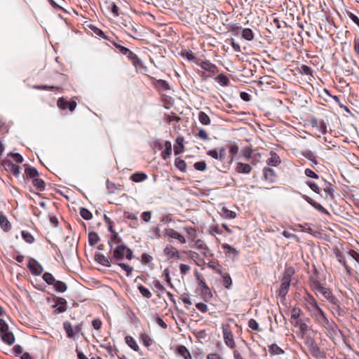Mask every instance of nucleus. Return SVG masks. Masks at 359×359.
<instances>
[{
  "label": "nucleus",
  "instance_id": "nucleus-25",
  "mask_svg": "<svg viewBox=\"0 0 359 359\" xmlns=\"http://www.w3.org/2000/svg\"><path fill=\"white\" fill-rule=\"evenodd\" d=\"M228 148L229 150L230 155L229 157H227V163H231L233 161L234 157L238 154L239 148L238 146L235 142L230 144L228 146Z\"/></svg>",
  "mask_w": 359,
  "mask_h": 359
},
{
  "label": "nucleus",
  "instance_id": "nucleus-34",
  "mask_svg": "<svg viewBox=\"0 0 359 359\" xmlns=\"http://www.w3.org/2000/svg\"><path fill=\"white\" fill-rule=\"evenodd\" d=\"M172 154V145L170 141H165V149L161 152V157L163 159L166 160Z\"/></svg>",
  "mask_w": 359,
  "mask_h": 359
},
{
  "label": "nucleus",
  "instance_id": "nucleus-21",
  "mask_svg": "<svg viewBox=\"0 0 359 359\" xmlns=\"http://www.w3.org/2000/svg\"><path fill=\"white\" fill-rule=\"evenodd\" d=\"M109 245L110 246V249L113 248L116 245H122V240L119 237L118 233L116 231H113L111 233L110 238L108 240Z\"/></svg>",
  "mask_w": 359,
  "mask_h": 359
},
{
  "label": "nucleus",
  "instance_id": "nucleus-19",
  "mask_svg": "<svg viewBox=\"0 0 359 359\" xmlns=\"http://www.w3.org/2000/svg\"><path fill=\"white\" fill-rule=\"evenodd\" d=\"M4 167L6 170L11 172L15 177L19 176L20 173V168L18 165L14 164L10 161H5Z\"/></svg>",
  "mask_w": 359,
  "mask_h": 359
},
{
  "label": "nucleus",
  "instance_id": "nucleus-32",
  "mask_svg": "<svg viewBox=\"0 0 359 359\" xmlns=\"http://www.w3.org/2000/svg\"><path fill=\"white\" fill-rule=\"evenodd\" d=\"M63 328L68 338L72 339L74 337L75 332L74 331V327L69 321H65L63 323Z\"/></svg>",
  "mask_w": 359,
  "mask_h": 359
},
{
  "label": "nucleus",
  "instance_id": "nucleus-52",
  "mask_svg": "<svg viewBox=\"0 0 359 359\" xmlns=\"http://www.w3.org/2000/svg\"><path fill=\"white\" fill-rule=\"evenodd\" d=\"M137 288H138L140 292L141 293V294L144 297H145L147 299H149L151 297V293L148 288L145 287L144 286H143L142 285H138Z\"/></svg>",
  "mask_w": 359,
  "mask_h": 359
},
{
  "label": "nucleus",
  "instance_id": "nucleus-55",
  "mask_svg": "<svg viewBox=\"0 0 359 359\" xmlns=\"http://www.w3.org/2000/svg\"><path fill=\"white\" fill-rule=\"evenodd\" d=\"M195 276L201 290L208 285L205 282L204 279L203 278L202 276L198 273L197 270L195 271Z\"/></svg>",
  "mask_w": 359,
  "mask_h": 359
},
{
  "label": "nucleus",
  "instance_id": "nucleus-23",
  "mask_svg": "<svg viewBox=\"0 0 359 359\" xmlns=\"http://www.w3.org/2000/svg\"><path fill=\"white\" fill-rule=\"evenodd\" d=\"M165 234L172 238L177 239L180 243H185L187 242L185 238L180 233L172 229L166 230Z\"/></svg>",
  "mask_w": 359,
  "mask_h": 359
},
{
  "label": "nucleus",
  "instance_id": "nucleus-62",
  "mask_svg": "<svg viewBox=\"0 0 359 359\" xmlns=\"http://www.w3.org/2000/svg\"><path fill=\"white\" fill-rule=\"evenodd\" d=\"M306 184L315 193L320 194L321 189L316 183L314 182L309 181L306 182Z\"/></svg>",
  "mask_w": 359,
  "mask_h": 359
},
{
  "label": "nucleus",
  "instance_id": "nucleus-17",
  "mask_svg": "<svg viewBox=\"0 0 359 359\" xmlns=\"http://www.w3.org/2000/svg\"><path fill=\"white\" fill-rule=\"evenodd\" d=\"M291 281L281 279V284L280 288L277 290V293L280 297L285 299L288 293Z\"/></svg>",
  "mask_w": 359,
  "mask_h": 359
},
{
  "label": "nucleus",
  "instance_id": "nucleus-31",
  "mask_svg": "<svg viewBox=\"0 0 359 359\" xmlns=\"http://www.w3.org/2000/svg\"><path fill=\"white\" fill-rule=\"evenodd\" d=\"M215 80L220 84L222 86H228L230 84L229 77L224 74H219L215 78Z\"/></svg>",
  "mask_w": 359,
  "mask_h": 359
},
{
  "label": "nucleus",
  "instance_id": "nucleus-61",
  "mask_svg": "<svg viewBox=\"0 0 359 359\" xmlns=\"http://www.w3.org/2000/svg\"><path fill=\"white\" fill-rule=\"evenodd\" d=\"M208 266L213 270H215L217 273L222 274V270L220 269H218L219 266V264L217 262L211 261L208 263Z\"/></svg>",
  "mask_w": 359,
  "mask_h": 359
},
{
  "label": "nucleus",
  "instance_id": "nucleus-26",
  "mask_svg": "<svg viewBox=\"0 0 359 359\" xmlns=\"http://www.w3.org/2000/svg\"><path fill=\"white\" fill-rule=\"evenodd\" d=\"M266 163L271 166H278L280 163V158L276 152L271 151L270 157L266 161Z\"/></svg>",
  "mask_w": 359,
  "mask_h": 359
},
{
  "label": "nucleus",
  "instance_id": "nucleus-48",
  "mask_svg": "<svg viewBox=\"0 0 359 359\" xmlns=\"http://www.w3.org/2000/svg\"><path fill=\"white\" fill-rule=\"evenodd\" d=\"M299 72L302 74L309 75V76H311V77H313V69L310 67H309L306 65H301V67L299 68Z\"/></svg>",
  "mask_w": 359,
  "mask_h": 359
},
{
  "label": "nucleus",
  "instance_id": "nucleus-20",
  "mask_svg": "<svg viewBox=\"0 0 359 359\" xmlns=\"http://www.w3.org/2000/svg\"><path fill=\"white\" fill-rule=\"evenodd\" d=\"M241 30L242 37L247 41H252L255 35L252 30L250 28L242 29L241 27H237L233 29V32Z\"/></svg>",
  "mask_w": 359,
  "mask_h": 359
},
{
  "label": "nucleus",
  "instance_id": "nucleus-30",
  "mask_svg": "<svg viewBox=\"0 0 359 359\" xmlns=\"http://www.w3.org/2000/svg\"><path fill=\"white\" fill-rule=\"evenodd\" d=\"M198 118L199 122L203 126H209L211 123L210 116L203 111H199Z\"/></svg>",
  "mask_w": 359,
  "mask_h": 359
},
{
  "label": "nucleus",
  "instance_id": "nucleus-57",
  "mask_svg": "<svg viewBox=\"0 0 359 359\" xmlns=\"http://www.w3.org/2000/svg\"><path fill=\"white\" fill-rule=\"evenodd\" d=\"M194 167L196 170L199 171H205L207 168L206 163L203 161L196 162L194 164Z\"/></svg>",
  "mask_w": 359,
  "mask_h": 359
},
{
  "label": "nucleus",
  "instance_id": "nucleus-4",
  "mask_svg": "<svg viewBox=\"0 0 359 359\" xmlns=\"http://www.w3.org/2000/svg\"><path fill=\"white\" fill-rule=\"evenodd\" d=\"M309 285L311 290L317 294L318 293L321 294L323 296L327 293L331 289L325 287L320 281L319 276L316 270L315 273L311 275L309 278Z\"/></svg>",
  "mask_w": 359,
  "mask_h": 359
},
{
  "label": "nucleus",
  "instance_id": "nucleus-14",
  "mask_svg": "<svg viewBox=\"0 0 359 359\" xmlns=\"http://www.w3.org/2000/svg\"><path fill=\"white\" fill-rule=\"evenodd\" d=\"M57 107L61 109H69V111H73L76 107V102L74 100L69 102L63 97L58 99L57 102Z\"/></svg>",
  "mask_w": 359,
  "mask_h": 359
},
{
  "label": "nucleus",
  "instance_id": "nucleus-47",
  "mask_svg": "<svg viewBox=\"0 0 359 359\" xmlns=\"http://www.w3.org/2000/svg\"><path fill=\"white\" fill-rule=\"evenodd\" d=\"M175 165L182 172H186L187 170V164L185 161L180 158H175Z\"/></svg>",
  "mask_w": 359,
  "mask_h": 359
},
{
  "label": "nucleus",
  "instance_id": "nucleus-2",
  "mask_svg": "<svg viewBox=\"0 0 359 359\" xmlns=\"http://www.w3.org/2000/svg\"><path fill=\"white\" fill-rule=\"evenodd\" d=\"M323 297L330 304L329 309L333 316H342L345 312L341 307V304L339 299L334 295L330 290L323 295Z\"/></svg>",
  "mask_w": 359,
  "mask_h": 359
},
{
  "label": "nucleus",
  "instance_id": "nucleus-13",
  "mask_svg": "<svg viewBox=\"0 0 359 359\" xmlns=\"http://www.w3.org/2000/svg\"><path fill=\"white\" fill-rule=\"evenodd\" d=\"M263 179L269 183H274L277 180V175L273 169L265 167L263 169Z\"/></svg>",
  "mask_w": 359,
  "mask_h": 359
},
{
  "label": "nucleus",
  "instance_id": "nucleus-11",
  "mask_svg": "<svg viewBox=\"0 0 359 359\" xmlns=\"http://www.w3.org/2000/svg\"><path fill=\"white\" fill-rule=\"evenodd\" d=\"M27 267L34 276H40L43 271V266L34 258H29Z\"/></svg>",
  "mask_w": 359,
  "mask_h": 359
},
{
  "label": "nucleus",
  "instance_id": "nucleus-56",
  "mask_svg": "<svg viewBox=\"0 0 359 359\" xmlns=\"http://www.w3.org/2000/svg\"><path fill=\"white\" fill-rule=\"evenodd\" d=\"M242 154L243 157L247 160H250L251 157H252V150L250 147H245L242 150Z\"/></svg>",
  "mask_w": 359,
  "mask_h": 359
},
{
  "label": "nucleus",
  "instance_id": "nucleus-42",
  "mask_svg": "<svg viewBox=\"0 0 359 359\" xmlns=\"http://www.w3.org/2000/svg\"><path fill=\"white\" fill-rule=\"evenodd\" d=\"M100 241V237L96 232L92 231L88 233V243L91 246L96 245Z\"/></svg>",
  "mask_w": 359,
  "mask_h": 359
},
{
  "label": "nucleus",
  "instance_id": "nucleus-6",
  "mask_svg": "<svg viewBox=\"0 0 359 359\" xmlns=\"http://www.w3.org/2000/svg\"><path fill=\"white\" fill-rule=\"evenodd\" d=\"M0 335L2 341L9 346L15 342L13 334L9 331L8 324L1 318H0Z\"/></svg>",
  "mask_w": 359,
  "mask_h": 359
},
{
  "label": "nucleus",
  "instance_id": "nucleus-43",
  "mask_svg": "<svg viewBox=\"0 0 359 359\" xmlns=\"http://www.w3.org/2000/svg\"><path fill=\"white\" fill-rule=\"evenodd\" d=\"M323 191H325L327 196L333 198L334 189L333 188V185L330 182H325V184L323 185Z\"/></svg>",
  "mask_w": 359,
  "mask_h": 359
},
{
  "label": "nucleus",
  "instance_id": "nucleus-33",
  "mask_svg": "<svg viewBox=\"0 0 359 359\" xmlns=\"http://www.w3.org/2000/svg\"><path fill=\"white\" fill-rule=\"evenodd\" d=\"M221 216L224 219H230L236 217V213L232 210H229L226 207L221 209Z\"/></svg>",
  "mask_w": 359,
  "mask_h": 359
},
{
  "label": "nucleus",
  "instance_id": "nucleus-40",
  "mask_svg": "<svg viewBox=\"0 0 359 359\" xmlns=\"http://www.w3.org/2000/svg\"><path fill=\"white\" fill-rule=\"evenodd\" d=\"M222 283L226 289H230L232 285V280L230 275L228 273H222Z\"/></svg>",
  "mask_w": 359,
  "mask_h": 359
},
{
  "label": "nucleus",
  "instance_id": "nucleus-3",
  "mask_svg": "<svg viewBox=\"0 0 359 359\" xmlns=\"http://www.w3.org/2000/svg\"><path fill=\"white\" fill-rule=\"evenodd\" d=\"M313 319L321 325L330 334H335L338 330L337 325L332 320H329L324 311L319 314H313Z\"/></svg>",
  "mask_w": 359,
  "mask_h": 359
},
{
  "label": "nucleus",
  "instance_id": "nucleus-28",
  "mask_svg": "<svg viewBox=\"0 0 359 359\" xmlns=\"http://www.w3.org/2000/svg\"><path fill=\"white\" fill-rule=\"evenodd\" d=\"M236 170L238 173L249 174L252 170V168L248 163H238L236 165Z\"/></svg>",
  "mask_w": 359,
  "mask_h": 359
},
{
  "label": "nucleus",
  "instance_id": "nucleus-59",
  "mask_svg": "<svg viewBox=\"0 0 359 359\" xmlns=\"http://www.w3.org/2000/svg\"><path fill=\"white\" fill-rule=\"evenodd\" d=\"M166 120L167 122L170 123L174 121L176 122H179L181 120V118L175 113L171 112L170 114L167 116Z\"/></svg>",
  "mask_w": 359,
  "mask_h": 359
},
{
  "label": "nucleus",
  "instance_id": "nucleus-15",
  "mask_svg": "<svg viewBox=\"0 0 359 359\" xmlns=\"http://www.w3.org/2000/svg\"><path fill=\"white\" fill-rule=\"evenodd\" d=\"M222 248L226 250V256L231 258L232 259H235L239 255V251L238 250L227 243H223L222 245Z\"/></svg>",
  "mask_w": 359,
  "mask_h": 359
},
{
  "label": "nucleus",
  "instance_id": "nucleus-9",
  "mask_svg": "<svg viewBox=\"0 0 359 359\" xmlns=\"http://www.w3.org/2000/svg\"><path fill=\"white\" fill-rule=\"evenodd\" d=\"M207 154L212 158L219 161L222 163L227 162V156L225 147H220L219 150L211 149L207 152Z\"/></svg>",
  "mask_w": 359,
  "mask_h": 359
},
{
  "label": "nucleus",
  "instance_id": "nucleus-29",
  "mask_svg": "<svg viewBox=\"0 0 359 359\" xmlns=\"http://www.w3.org/2000/svg\"><path fill=\"white\" fill-rule=\"evenodd\" d=\"M268 348L271 355H283L285 353V351L276 344H272L268 346Z\"/></svg>",
  "mask_w": 359,
  "mask_h": 359
},
{
  "label": "nucleus",
  "instance_id": "nucleus-5",
  "mask_svg": "<svg viewBox=\"0 0 359 359\" xmlns=\"http://www.w3.org/2000/svg\"><path fill=\"white\" fill-rule=\"evenodd\" d=\"M222 330L225 345L230 349L233 350V352L236 350V341L231 325L228 323H223L222 325Z\"/></svg>",
  "mask_w": 359,
  "mask_h": 359
},
{
  "label": "nucleus",
  "instance_id": "nucleus-54",
  "mask_svg": "<svg viewBox=\"0 0 359 359\" xmlns=\"http://www.w3.org/2000/svg\"><path fill=\"white\" fill-rule=\"evenodd\" d=\"M152 260V256L147 253L142 254L140 259V262H142V264L145 265H149L151 263Z\"/></svg>",
  "mask_w": 359,
  "mask_h": 359
},
{
  "label": "nucleus",
  "instance_id": "nucleus-50",
  "mask_svg": "<svg viewBox=\"0 0 359 359\" xmlns=\"http://www.w3.org/2000/svg\"><path fill=\"white\" fill-rule=\"evenodd\" d=\"M80 215L86 220H90L93 217L92 213L86 208H81Z\"/></svg>",
  "mask_w": 359,
  "mask_h": 359
},
{
  "label": "nucleus",
  "instance_id": "nucleus-24",
  "mask_svg": "<svg viewBox=\"0 0 359 359\" xmlns=\"http://www.w3.org/2000/svg\"><path fill=\"white\" fill-rule=\"evenodd\" d=\"M184 138L183 136H178L175 142L176 144L174 145V152L175 155L180 154L182 151H184Z\"/></svg>",
  "mask_w": 359,
  "mask_h": 359
},
{
  "label": "nucleus",
  "instance_id": "nucleus-18",
  "mask_svg": "<svg viewBox=\"0 0 359 359\" xmlns=\"http://www.w3.org/2000/svg\"><path fill=\"white\" fill-rule=\"evenodd\" d=\"M164 254L170 259H180V255L178 250L172 246V245H166L163 250Z\"/></svg>",
  "mask_w": 359,
  "mask_h": 359
},
{
  "label": "nucleus",
  "instance_id": "nucleus-10",
  "mask_svg": "<svg viewBox=\"0 0 359 359\" xmlns=\"http://www.w3.org/2000/svg\"><path fill=\"white\" fill-rule=\"evenodd\" d=\"M139 340L140 342L147 349H149L154 343V341L151 336L150 331L144 330L140 332L139 334Z\"/></svg>",
  "mask_w": 359,
  "mask_h": 359
},
{
  "label": "nucleus",
  "instance_id": "nucleus-53",
  "mask_svg": "<svg viewBox=\"0 0 359 359\" xmlns=\"http://www.w3.org/2000/svg\"><path fill=\"white\" fill-rule=\"evenodd\" d=\"M22 237L23 239L28 243L31 244L34 242V236L28 231H22Z\"/></svg>",
  "mask_w": 359,
  "mask_h": 359
},
{
  "label": "nucleus",
  "instance_id": "nucleus-16",
  "mask_svg": "<svg viewBox=\"0 0 359 359\" xmlns=\"http://www.w3.org/2000/svg\"><path fill=\"white\" fill-rule=\"evenodd\" d=\"M94 258L97 263L107 267H109L111 266V262H114V259H111V256L110 257H107L100 253H95Z\"/></svg>",
  "mask_w": 359,
  "mask_h": 359
},
{
  "label": "nucleus",
  "instance_id": "nucleus-51",
  "mask_svg": "<svg viewBox=\"0 0 359 359\" xmlns=\"http://www.w3.org/2000/svg\"><path fill=\"white\" fill-rule=\"evenodd\" d=\"M208 232L212 236H215L216 234H222V230L218 224H215L209 226Z\"/></svg>",
  "mask_w": 359,
  "mask_h": 359
},
{
  "label": "nucleus",
  "instance_id": "nucleus-12",
  "mask_svg": "<svg viewBox=\"0 0 359 359\" xmlns=\"http://www.w3.org/2000/svg\"><path fill=\"white\" fill-rule=\"evenodd\" d=\"M53 301L55 303V305H53V307L55 308L54 313H60L66 311L67 302L65 298L55 297Z\"/></svg>",
  "mask_w": 359,
  "mask_h": 359
},
{
  "label": "nucleus",
  "instance_id": "nucleus-7",
  "mask_svg": "<svg viewBox=\"0 0 359 359\" xmlns=\"http://www.w3.org/2000/svg\"><path fill=\"white\" fill-rule=\"evenodd\" d=\"M196 63L212 77L217 74L219 72L218 67L209 60H198Z\"/></svg>",
  "mask_w": 359,
  "mask_h": 359
},
{
  "label": "nucleus",
  "instance_id": "nucleus-58",
  "mask_svg": "<svg viewBox=\"0 0 359 359\" xmlns=\"http://www.w3.org/2000/svg\"><path fill=\"white\" fill-rule=\"evenodd\" d=\"M248 327L255 331H259V326L258 323L253 318H251L248 321Z\"/></svg>",
  "mask_w": 359,
  "mask_h": 359
},
{
  "label": "nucleus",
  "instance_id": "nucleus-46",
  "mask_svg": "<svg viewBox=\"0 0 359 359\" xmlns=\"http://www.w3.org/2000/svg\"><path fill=\"white\" fill-rule=\"evenodd\" d=\"M42 278L47 284L50 285H53L56 280L54 276L49 272H45L42 276Z\"/></svg>",
  "mask_w": 359,
  "mask_h": 359
},
{
  "label": "nucleus",
  "instance_id": "nucleus-37",
  "mask_svg": "<svg viewBox=\"0 0 359 359\" xmlns=\"http://www.w3.org/2000/svg\"><path fill=\"white\" fill-rule=\"evenodd\" d=\"M177 353L184 359H192L189 350L183 345H180L177 348Z\"/></svg>",
  "mask_w": 359,
  "mask_h": 359
},
{
  "label": "nucleus",
  "instance_id": "nucleus-39",
  "mask_svg": "<svg viewBox=\"0 0 359 359\" xmlns=\"http://www.w3.org/2000/svg\"><path fill=\"white\" fill-rule=\"evenodd\" d=\"M25 175L27 177L29 178H37L36 177L39 176V173L38 170L34 168V167H27L25 170Z\"/></svg>",
  "mask_w": 359,
  "mask_h": 359
},
{
  "label": "nucleus",
  "instance_id": "nucleus-35",
  "mask_svg": "<svg viewBox=\"0 0 359 359\" xmlns=\"http://www.w3.org/2000/svg\"><path fill=\"white\" fill-rule=\"evenodd\" d=\"M294 273H295V271L292 266L286 267L284 270L283 277L281 279L291 281L292 277L293 276Z\"/></svg>",
  "mask_w": 359,
  "mask_h": 359
},
{
  "label": "nucleus",
  "instance_id": "nucleus-22",
  "mask_svg": "<svg viewBox=\"0 0 359 359\" xmlns=\"http://www.w3.org/2000/svg\"><path fill=\"white\" fill-rule=\"evenodd\" d=\"M302 310L299 308L294 307L291 311V323L294 326L297 327L299 325V318L302 314Z\"/></svg>",
  "mask_w": 359,
  "mask_h": 359
},
{
  "label": "nucleus",
  "instance_id": "nucleus-45",
  "mask_svg": "<svg viewBox=\"0 0 359 359\" xmlns=\"http://www.w3.org/2000/svg\"><path fill=\"white\" fill-rule=\"evenodd\" d=\"M184 230L187 233L189 239L194 241L196 238L197 233L195 228L191 226H184Z\"/></svg>",
  "mask_w": 359,
  "mask_h": 359
},
{
  "label": "nucleus",
  "instance_id": "nucleus-8",
  "mask_svg": "<svg viewBox=\"0 0 359 359\" xmlns=\"http://www.w3.org/2000/svg\"><path fill=\"white\" fill-rule=\"evenodd\" d=\"M304 308L309 313L311 311V309H313L318 302L316 299L313 297L312 294L306 290L305 294L303 297L302 299Z\"/></svg>",
  "mask_w": 359,
  "mask_h": 359
},
{
  "label": "nucleus",
  "instance_id": "nucleus-38",
  "mask_svg": "<svg viewBox=\"0 0 359 359\" xmlns=\"http://www.w3.org/2000/svg\"><path fill=\"white\" fill-rule=\"evenodd\" d=\"M53 286L56 292L61 293L65 292L67 289V286L65 283L57 280L53 283Z\"/></svg>",
  "mask_w": 359,
  "mask_h": 359
},
{
  "label": "nucleus",
  "instance_id": "nucleus-64",
  "mask_svg": "<svg viewBox=\"0 0 359 359\" xmlns=\"http://www.w3.org/2000/svg\"><path fill=\"white\" fill-rule=\"evenodd\" d=\"M206 359H224V358L220 353L212 352L206 355Z\"/></svg>",
  "mask_w": 359,
  "mask_h": 359
},
{
  "label": "nucleus",
  "instance_id": "nucleus-27",
  "mask_svg": "<svg viewBox=\"0 0 359 359\" xmlns=\"http://www.w3.org/2000/svg\"><path fill=\"white\" fill-rule=\"evenodd\" d=\"M116 47L118 52L121 53L123 55H128V57L131 60L132 63L135 65V56L132 51H130L128 48L121 45H116Z\"/></svg>",
  "mask_w": 359,
  "mask_h": 359
},
{
  "label": "nucleus",
  "instance_id": "nucleus-1",
  "mask_svg": "<svg viewBox=\"0 0 359 359\" xmlns=\"http://www.w3.org/2000/svg\"><path fill=\"white\" fill-rule=\"evenodd\" d=\"M111 259H114V263L118 264L126 272V275H131L133 269L126 263L121 262L125 259L130 260L133 258V251L125 245H116L110 249Z\"/></svg>",
  "mask_w": 359,
  "mask_h": 359
},
{
  "label": "nucleus",
  "instance_id": "nucleus-63",
  "mask_svg": "<svg viewBox=\"0 0 359 359\" xmlns=\"http://www.w3.org/2000/svg\"><path fill=\"white\" fill-rule=\"evenodd\" d=\"M201 294L204 298H211L212 294L211 290L208 285L204 287V288L201 289Z\"/></svg>",
  "mask_w": 359,
  "mask_h": 359
},
{
  "label": "nucleus",
  "instance_id": "nucleus-44",
  "mask_svg": "<svg viewBox=\"0 0 359 359\" xmlns=\"http://www.w3.org/2000/svg\"><path fill=\"white\" fill-rule=\"evenodd\" d=\"M194 136L203 141H208L210 140L208 133L203 128H198V132L194 134Z\"/></svg>",
  "mask_w": 359,
  "mask_h": 359
},
{
  "label": "nucleus",
  "instance_id": "nucleus-49",
  "mask_svg": "<svg viewBox=\"0 0 359 359\" xmlns=\"http://www.w3.org/2000/svg\"><path fill=\"white\" fill-rule=\"evenodd\" d=\"M156 87L163 90H168L170 89L169 83L163 79L156 80Z\"/></svg>",
  "mask_w": 359,
  "mask_h": 359
},
{
  "label": "nucleus",
  "instance_id": "nucleus-41",
  "mask_svg": "<svg viewBox=\"0 0 359 359\" xmlns=\"http://www.w3.org/2000/svg\"><path fill=\"white\" fill-rule=\"evenodd\" d=\"M0 226L4 231H8L11 227V223L4 215H0Z\"/></svg>",
  "mask_w": 359,
  "mask_h": 359
},
{
  "label": "nucleus",
  "instance_id": "nucleus-36",
  "mask_svg": "<svg viewBox=\"0 0 359 359\" xmlns=\"http://www.w3.org/2000/svg\"><path fill=\"white\" fill-rule=\"evenodd\" d=\"M32 184L39 191H43L46 189V183L42 179L34 178L32 180Z\"/></svg>",
  "mask_w": 359,
  "mask_h": 359
},
{
  "label": "nucleus",
  "instance_id": "nucleus-60",
  "mask_svg": "<svg viewBox=\"0 0 359 359\" xmlns=\"http://www.w3.org/2000/svg\"><path fill=\"white\" fill-rule=\"evenodd\" d=\"M302 155L304 157H305L306 158H307L308 160H309L310 161L311 160H313V158L316 157L315 156L314 153L311 150H309V149L302 151Z\"/></svg>",
  "mask_w": 359,
  "mask_h": 359
}]
</instances>
